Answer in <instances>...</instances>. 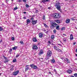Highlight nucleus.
Wrapping results in <instances>:
<instances>
[{
	"instance_id": "obj_36",
	"label": "nucleus",
	"mask_w": 77,
	"mask_h": 77,
	"mask_svg": "<svg viewBox=\"0 0 77 77\" xmlns=\"http://www.w3.org/2000/svg\"><path fill=\"white\" fill-rule=\"evenodd\" d=\"M53 32L54 33H56V29H54L53 31Z\"/></svg>"
},
{
	"instance_id": "obj_15",
	"label": "nucleus",
	"mask_w": 77,
	"mask_h": 77,
	"mask_svg": "<svg viewBox=\"0 0 77 77\" xmlns=\"http://www.w3.org/2000/svg\"><path fill=\"white\" fill-rule=\"evenodd\" d=\"M70 39L71 40H72L73 39H74V38H73V35H72V34L70 35Z\"/></svg>"
},
{
	"instance_id": "obj_18",
	"label": "nucleus",
	"mask_w": 77,
	"mask_h": 77,
	"mask_svg": "<svg viewBox=\"0 0 77 77\" xmlns=\"http://www.w3.org/2000/svg\"><path fill=\"white\" fill-rule=\"evenodd\" d=\"M70 21V20L69 19H67L66 20V23H67V24L68 23H69V22Z\"/></svg>"
},
{
	"instance_id": "obj_39",
	"label": "nucleus",
	"mask_w": 77,
	"mask_h": 77,
	"mask_svg": "<svg viewBox=\"0 0 77 77\" xmlns=\"http://www.w3.org/2000/svg\"><path fill=\"white\" fill-rule=\"evenodd\" d=\"M26 8H28L29 7V5H28L27 4H26Z\"/></svg>"
},
{
	"instance_id": "obj_60",
	"label": "nucleus",
	"mask_w": 77,
	"mask_h": 77,
	"mask_svg": "<svg viewBox=\"0 0 77 77\" xmlns=\"http://www.w3.org/2000/svg\"><path fill=\"white\" fill-rule=\"evenodd\" d=\"M40 7H41V9H43V8L42 7V6H41Z\"/></svg>"
},
{
	"instance_id": "obj_53",
	"label": "nucleus",
	"mask_w": 77,
	"mask_h": 77,
	"mask_svg": "<svg viewBox=\"0 0 77 77\" xmlns=\"http://www.w3.org/2000/svg\"><path fill=\"white\" fill-rule=\"evenodd\" d=\"M2 42H3V41H2V40H1L0 42V43H1Z\"/></svg>"
},
{
	"instance_id": "obj_23",
	"label": "nucleus",
	"mask_w": 77,
	"mask_h": 77,
	"mask_svg": "<svg viewBox=\"0 0 77 77\" xmlns=\"http://www.w3.org/2000/svg\"><path fill=\"white\" fill-rule=\"evenodd\" d=\"M43 24L46 28H48V26L46 24L44 23Z\"/></svg>"
},
{
	"instance_id": "obj_58",
	"label": "nucleus",
	"mask_w": 77,
	"mask_h": 77,
	"mask_svg": "<svg viewBox=\"0 0 77 77\" xmlns=\"http://www.w3.org/2000/svg\"><path fill=\"white\" fill-rule=\"evenodd\" d=\"M48 73H49V74H51V72H48Z\"/></svg>"
},
{
	"instance_id": "obj_4",
	"label": "nucleus",
	"mask_w": 77,
	"mask_h": 77,
	"mask_svg": "<svg viewBox=\"0 0 77 77\" xmlns=\"http://www.w3.org/2000/svg\"><path fill=\"white\" fill-rule=\"evenodd\" d=\"M54 48L55 50L57 51H59V52H61V50L59 49V48H57L56 46H54Z\"/></svg>"
},
{
	"instance_id": "obj_42",
	"label": "nucleus",
	"mask_w": 77,
	"mask_h": 77,
	"mask_svg": "<svg viewBox=\"0 0 77 77\" xmlns=\"http://www.w3.org/2000/svg\"><path fill=\"white\" fill-rule=\"evenodd\" d=\"M42 19L44 20H45V16L44 15L43 16V17Z\"/></svg>"
},
{
	"instance_id": "obj_48",
	"label": "nucleus",
	"mask_w": 77,
	"mask_h": 77,
	"mask_svg": "<svg viewBox=\"0 0 77 77\" xmlns=\"http://www.w3.org/2000/svg\"><path fill=\"white\" fill-rule=\"evenodd\" d=\"M75 44H76L75 42H73V45H75Z\"/></svg>"
},
{
	"instance_id": "obj_47",
	"label": "nucleus",
	"mask_w": 77,
	"mask_h": 77,
	"mask_svg": "<svg viewBox=\"0 0 77 77\" xmlns=\"http://www.w3.org/2000/svg\"><path fill=\"white\" fill-rule=\"evenodd\" d=\"M23 2H26L27 0H23Z\"/></svg>"
},
{
	"instance_id": "obj_40",
	"label": "nucleus",
	"mask_w": 77,
	"mask_h": 77,
	"mask_svg": "<svg viewBox=\"0 0 77 77\" xmlns=\"http://www.w3.org/2000/svg\"><path fill=\"white\" fill-rule=\"evenodd\" d=\"M18 9V8L17 7H15L14 9V11H15L16 10H17Z\"/></svg>"
},
{
	"instance_id": "obj_50",
	"label": "nucleus",
	"mask_w": 77,
	"mask_h": 77,
	"mask_svg": "<svg viewBox=\"0 0 77 77\" xmlns=\"http://www.w3.org/2000/svg\"><path fill=\"white\" fill-rule=\"evenodd\" d=\"M35 15H33L32 16H30V17H35Z\"/></svg>"
},
{
	"instance_id": "obj_1",
	"label": "nucleus",
	"mask_w": 77,
	"mask_h": 77,
	"mask_svg": "<svg viewBox=\"0 0 77 77\" xmlns=\"http://www.w3.org/2000/svg\"><path fill=\"white\" fill-rule=\"evenodd\" d=\"M54 17L55 19H59L60 18V15L59 13H54Z\"/></svg>"
},
{
	"instance_id": "obj_9",
	"label": "nucleus",
	"mask_w": 77,
	"mask_h": 77,
	"mask_svg": "<svg viewBox=\"0 0 77 77\" xmlns=\"http://www.w3.org/2000/svg\"><path fill=\"white\" fill-rule=\"evenodd\" d=\"M29 66V65H27L26 66L25 68V71H28V70H29V68L28 67V66Z\"/></svg>"
},
{
	"instance_id": "obj_41",
	"label": "nucleus",
	"mask_w": 77,
	"mask_h": 77,
	"mask_svg": "<svg viewBox=\"0 0 77 77\" xmlns=\"http://www.w3.org/2000/svg\"><path fill=\"white\" fill-rule=\"evenodd\" d=\"M66 38H63V41L64 42H65V41H66Z\"/></svg>"
},
{
	"instance_id": "obj_26",
	"label": "nucleus",
	"mask_w": 77,
	"mask_h": 77,
	"mask_svg": "<svg viewBox=\"0 0 77 77\" xmlns=\"http://www.w3.org/2000/svg\"><path fill=\"white\" fill-rule=\"evenodd\" d=\"M13 50H16V49H17V47L16 46L12 48Z\"/></svg>"
},
{
	"instance_id": "obj_34",
	"label": "nucleus",
	"mask_w": 77,
	"mask_h": 77,
	"mask_svg": "<svg viewBox=\"0 0 77 77\" xmlns=\"http://www.w3.org/2000/svg\"><path fill=\"white\" fill-rule=\"evenodd\" d=\"M30 66H31V67H32V68H33V67L34 66V64H31L30 65Z\"/></svg>"
},
{
	"instance_id": "obj_6",
	"label": "nucleus",
	"mask_w": 77,
	"mask_h": 77,
	"mask_svg": "<svg viewBox=\"0 0 77 77\" xmlns=\"http://www.w3.org/2000/svg\"><path fill=\"white\" fill-rule=\"evenodd\" d=\"M19 73V70H17L16 72H13V75H17Z\"/></svg>"
},
{
	"instance_id": "obj_62",
	"label": "nucleus",
	"mask_w": 77,
	"mask_h": 77,
	"mask_svg": "<svg viewBox=\"0 0 77 77\" xmlns=\"http://www.w3.org/2000/svg\"><path fill=\"white\" fill-rule=\"evenodd\" d=\"M13 26L14 27H15V25H13Z\"/></svg>"
},
{
	"instance_id": "obj_8",
	"label": "nucleus",
	"mask_w": 77,
	"mask_h": 77,
	"mask_svg": "<svg viewBox=\"0 0 77 77\" xmlns=\"http://www.w3.org/2000/svg\"><path fill=\"white\" fill-rule=\"evenodd\" d=\"M32 23L33 25H35V24H36L37 23V20H32Z\"/></svg>"
},
{
	"instance_id": "obj_2",
	"label": "nucleus",
	"mask_w": 77,
	"mask_h": 77,
	"mask_svg": "<svg viewBox=\"0 0 77 77\" xmlns=\"http://www.w3.org/2000/svg\"><path fill=\"white\" fill-rule=\"evenodd\" d=\"M55 6L57 7L56 8V9L58 10V11H60V9L61 8V6L60 5V3H57L56 4Z\"/></svg>"
},
{
	"instance_id": "obj_63",
	"label": "nucleus",
	"mask_w": 77,
	"mask_h": 77,
	"mask_svg": "<svg viewBox=\"0 0 77 77\" xmlns=\"http://www.w3.org/2000/svg\"><path fill=\"white\" fill-rule=\"evenodd\" d=\"M45 33H48V31H47V32H46Z\"/></svg>"
},
{
	"instance_id": "obj_21",
	"label": "nucleus",
	"mask_w": 77,
	"mask_h": 77,
	"mask_svg": "<svg viewBox=\"0 0 77 77\" xmlns=\"http://www.w3.org/2000/svg\"><path fill=\"white\" fill-rule=\"evenodd\" d=\"M66 29L65 27H63L61 28V30L62 31H63V30H65Z\"/></svg>"
},
{
	"instance_id": "obj_35",
	"label": "nucleus",
	"mask_w": 77,
	"mask_h": 77,
	"mask_svg": "<svg viewBox=\"0 0 77 77\" xmlns=\"http://www.w3.org/2000/svg\"><path fill=\"white\" fill-rule=\"evenodd\" d=\"M12 49H10L9 51V52L10 53H11V52H12Z\"/></svg>"
},
{
	"instance_id": "obj_7",
	"label": "nucleus",
	"mask_w": 77,
	"mask_h": 77,
	"mask_svg": "<svg viewBox=\"0 0 77 77\" xmlns=\"http://www.w3.org/2000/svg\"><path fill=\"white\" fill-rule=\"evenodd\" d=\"M51 25L54 27H56V26H57V24L56 23H54L53 22L51 23Z\"/></svg>"
},
{
	"instance_id": "obj_54",
	"label": "nucleus",
	"mask_w": 77,
	"mask_h": 77,
	"mask_svg": "<svg viewBox=\"0 0 77 77\" xmlns=\"http://www.w3.org/2000/svg\"><path fill=\"white\" fill-rule=\"evenodd\" d=\"M23 18H24V19H26V17H24Z\"/></svg>"
},
{
	"instance_id": "obj_59",
	"label": "nucleus",
	"mask_w": 77,
	"mask_h": 77,
	"mask_svg": "<svg viewBox=\"0 0 77 77\" xmlns=\"http://www.w3.org/2000/svg\"><path fill=\"white\" fill-rule=\"evenodd\" d=\"M71 20H74V19H73V18L71 19Z\"/></svg>"
},
{
	"instance_id": "obj_20",
	"label": "nucleus",
	"mask_w": 77,
	"mask_h": 77,
	"mask_svg": "<svg viewBox=\"0 0 77 77\" xmlns=\"http://www.w3.org/2000/svg\"><path fill=\"white\" fill-rule=\"evenodd\" d=\"M59 27H60V26H57L56 27V30H60V28H59Z\"/></svg>"
},
{
	"instance_id": "obj_12",
	"label": "nucleus",
	"mask_w": 77,
	"mask_h": 77,
	"mask_svg": "<svg viewBox=\"0 0 77 77\" xmlns=\"http://www.w3.org/2000/svg\"><path fill=\"white\" fill-rule=\"evenodd\" d=\"M32 40L33 42H37L38 40H37V39H36L35 38H33L32 39Z\"/></svg>"
},
{
	"instance_id": "obj_27",
	"label": "nucleus",
	"mask_w": 77,
	"mask_h": 77,
	"mask_svg": "<svg viewBox=\"0 0 77 77\" xmlns=\"http://www.w3.org/2000/svg\"><path fill=\"white\" fill-rule=\"evenodd\" d=\"M51 60L52 63H54L55 62V60L53 59Z\"/></svg>"
},
{
	"instance_id": "obj_61",
	"label": "nucleus",
	"mask_w": 77,
	"mask_h": 77,
	"mask_svg": "<svg viewBox=\"0 0 77 77\" xmlns=\"http://www.w3.org/2000/svg\"><path fill=\"white\" fill-rule=\"evenodd\" d=\"M44 32H46V30L44 29Z\"/></svg>"
},
{
	"instance_id": "obj_22",
	"label": "nucleus",
	"mask_w": 77,
	"mask_h": 77,
	"mask_svg": "<svg viewBox=\"0 0 77 77\" xmlns=\"http://www.w3.org/2000/svg\"><path fill=\"white\" fill-rule=\"evenodd\" d=\"M43 53V51L42 50H40L39 53V55H40L41 54H42Z\"/></svg>"
},
{
	"instance_id": "obj_56",
	"label": "nucleus",
	"mask_w": 77,
	"mask_h": 77,
	"mask_svg": "<svg viewBox=\"0 0 77 77\" xmlns=\"http://www.w3.org/2000/svg\"><path fill=\"white\" fill-rule=\"evenodd\" d=\"M58 45H59L60 46H61L62 45H61V44H58Z\"/></svg>"
},
{
	"instance_id": "obj_38",
	"label": "nucleus",
	"mask_w": 77,
	"mask_h": 77,
	"mask_svg": "<svg viewBox=\"0 0 77 77\" xmlns=\"http://www.w3.org/2000/svg\"><path fill=\"white\" fill-rule=\"evenodd\" d=\"M74 75L75 77H77V73H75L74 74Z\"/></svg>"
},
{
	"instance_id": "obj_14",
	"label": "nucleus",
	"mask_w": 77,
	"mask_h": 77,
	"mask_svg": "<svg viewBox=\"0 0 77 77\" xmlns=\"http://www.w3.org/2000/svg\"><path fill=\"white\" fill-rule=\"evenodd\" d=\"M43 36V34L42 33L39 34V38H42Z\"/></svg>"
},
{
	"instance_id": "obj_25",
	"label": "nucleus",
	"mask_w": 77,
	"mask_h": 77,
	"mask_svg": "<svg viewBox=\"0 0 77 77\" xmlns=\"http://www.w3.org/2000/svg\"><path fill=\"white\" fill-rule=\"evenodd\" d=\"M32 68H33V69H36L38 68V67H37V66H34L33 67H32Z\"/></svg>"
},
{
	"instance_id": "obj_10",
	"label": "nucleus",
	"mask_w": 77,
	"mask_h": 77,
	"mask_svg": "<svg viewBox=\"0 0 77 77\" xmlns=\"http://www.w3.org/2000/svg\"><path fill=\"white\" fill-rule=\"evenodd\" d=\"M10 68H11L10 69V71H13V70L14 69V66H11Z\"/></svg>"
},
{
	"instance_id": "obj_57",
	"label": "nucleus",
	"mask_w": 77,
	"mask_h": 77,
	"mask_svg": "<svg viewBox=\"0 0 77 77\" xmlns=\"http://www.w3.org/2000/svg\"><path fill=\"white\" fill-rule=\"evenodd\" d=\"M71 77H75L74 76H73V75H71L70 76Z\"/></svg>"
},
{
	"instance_id": "obj_24",
	"label": "nucleus",
	"mask_w": 77,
	"mask_h": 77,
	"mask_svg": "<svg viewBox=\"0 0 77 77\" xmlns=\"http://www.w3.org/2000/svg\"><path fill=\"white\" fill-rule=\"evenodd\" d=\"M51 38L52 39L54 40V35H51Z\"/></svg>"
},
{
	"instance_id": "obj_3",
	"label": "nucleus",
	"mask_w": 77,
	"mask_h": 77,
	"mask_svg": "<svg viewBox=\"0 0 77 77\" xmlns=\"http://www.w3.org/2000/svg\"><path fill=\"white\" fill-rule=\"evenodd\" d=\"M52 54V52L51 51H49L48 52V53H47V57H51V54Z\"/></svg>"
},
{
	"instance_id": "obj_16",
	"label": "nucleus",
	"mask_w": 77,
	"mask_h": 77,
	"mask_svg": "<svg viewBox=\"0 0 77 77\" xmlns=\"http://www.w3.org/2000/svg\"><path fill=\"white\" fill-rule=\"evenodd\" d=\"M30 19H28L26 20V23L27 24H28L29 23H30Z\"/></svg>"
},
{
	"instance_id": "obj_64",
	"label": "nucleus",
	"mask_w": 77,
	"mask_h": 77,
	"mask_svg": "<svg viewBox=\"0 0 77 77\" xmlns=\"http://www.w3.org/2000/svg\"><path fill=\"white\" fill-rule=\"evenodd\" d=\"M24 14H26V12H24Z\"/></svg>"
},
{
	"instance_id": "obj_5",
	"label": "nucleus",
	"mask_w": 77,
	"mask_h": 77,
	"mask_svg": "<svg viewBox=\"0 0 77 77\" xmlns=\"http://www.w3.org/2000/svg\"><path fill=\"white\" fill-rule=\"evenodd\" d=\"M3 57L4 59H5V61H4V63H8L9 61V60H8L7 58L5 56H3Z\"/></svg>"
},
{
	"instance_id": "obj_19",
	"label": "nucleus",
	"mask_w": 77,
	"mask_h": 77,
	"mask_svg": "<svg viewBox=\"0 0 77 77\" xmlns=\"http://www.w3.org/2000/svg\"><path fill=\"white\" fill-rule=\"evenodd\" d=\"M67 72L68 73H69V74H71L72 73V71L70 70H68L67 71Z\"/></svg>"
},
{
	"instance_id": "obj_28",
	"label": "nucleus",
	"mask_w": 77,
	"mask_h": 77,
	"mask_svg": "<svg viewBox=\"0 0 77 77\" xmlns=\"http://www.w3.org/2000/svg\"><path fill=\"white\" fill-rule=\"evenodd\" d=\"M34 13L35 14H36L37 13H38V12H39V11H38V10H36L35 11H34Z\"/></svg>"
},
{
	"instance_id": "obj_45",
	"label": "nucleus",
	"mask_w": 77,
	"mask_h": 77,
	"mask_svg": "<svg viewBox=\"0 0 77 77\" xmlns=\"http://www.w3.org/2000/svg\"><path fill=\"white\" fill-rule=\"evenodd\" d=\"M20 44H23V42L22 41H21L20 42Z\"/></svg>"
},
{
	"instance_id": "obj_37",
	"label": "nucleus",
	"mask_w": 77,
	"mask_h": 77,
	"mask_svg": "<svg viewBox=\"0 0 77 77\" xmlns=\"http://www.w3.org/2000/svg\"><path fill=\"white\" fill-rule=\"evenodd\" d=\"M11 39L13 40V41H14L15 40V38L14 37H12L11 38Z\"/></svg>"
},
{
	"instance_id": "obj_29",
	"label": "nucleus",
	"mask_w": 77,
	"mask_h": 77,
	"mask_svg": "<svg viewBox=\"0 0 77 77\" xmlns=\"http://www.w3.org/2000/svg\"><path fill=\"white\" fill-rule=\"evenodd\" d=\"M66 61L67 62V63H69V59L68 58H66Z\"/></svg>"
},
{
	"instance_id": "obj_52",
	"label": "nucleus",
	"mask_w": 77,
	"mask_h": 77,
	"mask_svg": "<svg viewBox=\"0 0 77 77\" xmlns=\"http://www.w3.org/2000/svg\"><path fill=\"white\" fill-rule=\"evenodd\" d=\"M48 9H51V7H48Z\"/></svg>"
},
{
	"instance_id": "obj_32",
	"label": "nucleus",
	"mask_w": 77,
	"mask_h": 77,
	"mask_svg": "<svg viewBox=\"0 0 77 77\" xmlns=\"http://www.w3.org/2000/svg\"><path fill=\"white\" fill-rule=\"evenodd\" d=\"M3 29L2 27L0 26V31H2V30H3Z\"/></svg>"
},
{
	"instance_id": "obj_30",
	"label": "nucleus",
	"mask_w": 77,
	"mask_h": 77,
	"mask_svg": "<svg viewBox=\"0 0 77 77\" xmlns=\"http://www.w3.org/2000/svg\"><path fill=\"white\" fill-rule=\"evenodd\" d=\"M13 62H17V59H13Z\"/></svg>"
},
{
	"instance_id": "obj_49",
	"label": "nucleus",
	"mask_w": 77,
	"mask_h": 77,
	"mask_svg": "<svg viewBox=\"0 0 77 77\" xmlns=\"http://www.w3.org/2000/svg\"><path fill=\"white\" fill-rule=\"evenodd\" d=\"M48 43L49 44H51V42H50V41H49L48 42Z\"/></svg>"
},
{
	"instance_id": "obj_55",
	"label": "nucleus",
	"mask_w": 77,
	"mask_h": 77,
	"mask_svg": "<svg viewBox=\"0 0 77 77\" xmlns=\"http://www.w3.org/2000/svg\"><path fill=\"white\" fill-rule=\"evenodd\" d=\"M63 35H64V36H66V34H63Z\"/></svg>"
},
{
	"instance_id": "obj_17",
	"label": "nucleus",
	"mask_w": 77,
	"mask_h": 77,
	"mask_svg": "<svg viewBox=\"0 0 77 77\" xmlns=\"http://www.w3.org/2000/svg\"><path fill=\"white\" fill-rule=\"evenodd\" d=\"M32 49L33 50H36L38 49V47L34 45L33 48H32Z\"/></svg>"
},
{
	"instance_id": "obj_11",
	"label": "nucleus",
	"mask_w": 77,
	"mask_h": 77,
	"mask_svg": "<svg viewBox=\"0 0 77 77\" xmlns=\"http://www.w3.org/2000/svg\"><path fill=\"white\" fill-rule=\"evenodd\" d=\"M54 21L56 22V23H57L58 24H60V20H54Z\"/></svg>"
},
{
	"instance_id": "obj_51",
	"label": "nucleus",
	"mask_w": 77,
	"mask_h": 77,
	"mask_svg": "<svg viewBox=\"0 0 77 77\" xmlns=\"http://www.w3.org/2000/svg\"><path fill=\"white\" fill-rule=\"evenodd\" d=\"M54 72H57V71H56V69H54Z\"/></svg>"
},
{
	"instance_id": "obj_43",
	"label": "nucleus",
	"mask_w": 77,
	"mask_h": 77,
	"mask_svg": "<svg viewBox=\"0 0 77 77\" xmlns=\"http://www.w3.org/2000/svg\"><path fill=\"white\" fill-rule=\"evenodd\" d=\"M18 2H22V0H18Z\"/></svg>"
},
{
	"instance_id": "obj_33",
	"label": "nucleus",
	"mask_w": 77,
	"mask_h": 77,
	"mask_svg": "<svg viewBox=\"0 0 77 77\" xmlns=\"http://www.w3.org/2000/svg\"><path fill=\"white\" fill-rule=\"evenodd\" d=\"M30 20H32V21H33L34 20V18L33 17H31V19H30Z\"/></svg>"
},
{
	"instance_id": "obj_44",
	"label": "nucleus",
	"mask_w": 77,
	"mask_h": 77,
	"mask_svg": "<svg viewBox=\"0 0 77 77\" xmlns=\"http://www.w3.org/2000/svg\"><path fill=\"white\" fill-rule=\"evenodd\" d=\"M19 56H20V54H18V55H17L16 56V57H19Z\"/></svg>"
},
{
	"instance_id": "obj_13",
	"label": "nucleus",
	"mask_w": 77,
	"mask_h": 77,
	"mask_svg": "<svg viewBox=\"0 0 77 77\" xmlns=\"http://www.w3.org/2000/svg\"><path fill=\"white\" fill-rule=\"evenodd\" d=\"M49 1H50V0H43L41 2V3L43 2L44 3L45 2H49Z\"/></svg>"
},
{
	"instance_id": "obj_31",
	"label": "nucleus",
	"mask_w": 77,
	"mask_h": 77,
	"mask_svg": "<svg viewBox=\"0 0 77 77\" xmlns=\"http://www.w3.org/2000/svg\"><path fill=\"white\" fill-rule=\"evenodd\" d=\"M54 27L52 25L51 26V29H54Z\"/></svg>"
},
{
	"instance_id": "obj_46",
	"label": "nucleus",
	"mask_w": 77,
	"mask_h": 77,
	"mask_svg": "<svg viewBox=\"0 0 77 77\" xmlns=\"http://www.w3.org/2000/svg\"><path fill=\"white\" fill-rule=\"evenodd\" d=\"M45 59H46V60H49V57H46L45 58Z\"/></svg>"
}]
</instances>
